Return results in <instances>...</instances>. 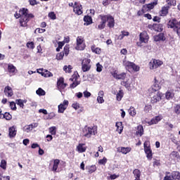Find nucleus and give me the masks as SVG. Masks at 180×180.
I'll use <instances>...</instances> for the list:
<instances>
[{
  "mask_svg": "<svg viewBox=\"0 0 180 180\" xmlns=\"http://www.w3.org/2000/svg\"><path fill=\"white\" fill-rule=\"evenodd\" d=\"M99 18L101 19L100 24L98 25V29L99 30H103L106 27V22H108V27H115V18L110 15H100Z\"/></svg>",
  "mask_w": 180,
  "mask_h": 180,
  "instance_id": "f257e3e1",
  "label": "nucleus"
},
{
  "mask_svg": "<svg viewBox=\"0 0 180 180\" xmlns=\"http://www.w3.org/2000/svg\"><path fill=\"white\" fill-rule=\"evenodd\" d=\"M150 39V37L147 32L143 31L139 34V41L136 43L138 47H143V44H147L148 43V40Z\"/></svg>",
  "mask_w": 180,
  "mask_h": 180,
  "instance_id": "f03ea898",
  "label": "nucleus"
},
{
  "mask_svg": "<svg viewBox=\"0 0 180 180\" xmlns=\"http://www.w3.org/2000/svg\"><path fill=\"white\" fill-rule=\"evenodd\" d=\"M96 133H98V131L95 127H89L88 126H86L83 129V136L84 137H86L87 139H91V136H92V134L93 136H95Z\"/></svg>",
  "mask_w": 180,
  "mask_h": 180,
  "instance_id": "7ed1b4c3",
  "label": "nucleus"
},
{
  "mask_svg": "<svg viewBox=\"0 0 180 180\" xmlns=\"http://www.w3.org/2000/svg\"><path fill=\"white\" fill-rule=\"evenodd\" d=\"M82 70L83 72H88L91 70V59L84 58L82 60Z\"/></svg>",
  "mask_w": 180,
  "mask_h": 180,
  "instance_id": "20e7f679",
  "label": "nucleus"
},
{
  "mask_svg": "<svg viewBox=\"0 0 180 180\" xmlns=\"http://www.w3.org/2000/svg\"><path fill=\"white\" fill-rule=\"evenodd\" d=\"M123 65L128 70H134V71H139L140 70V68L137 66L134 63L127 61V60H124L123 61Z\"/></svg>",
  "mask_w": 180,
  "mask_h": 180,
  "instance_id": "39448f33",
  "label": "nucleus"
},
{
  "mask_svg": "<svg viewBox=\"0 0 180 180\" xmlns=\"http://www.w3.org/2000/svg\"><path fill=\"white\" fill-rule=\"evenodd\" d=\"M163 64L162 61L160 60L153 59L149 63V67L150 70H155V68H158V67H161V65Z\"/></svg>",
  "mask_w": 180,
  "mask_h": 180,
  "instance_id": "423d86ee",
  "label": "nucleus"
},
{
  "mask_svg": "<svg viewBox=\"0 0 180 180\" xmlns=\"http://www.w3.org/2000/svg\"><path fill=\"white\" fill-rule=\"evenodd\" d=\"M167 27L169 29L180 27V20L178 21L176 18H172L168 22Z\"/></svg>",
  "mask_w": 180,
  "mask_h": 180,
  "instance_id": "0eeeda50",
  "label": "nucleus"
},
{
  "mask_svg": "<svg viewBox=\"0 0 180 180\" xmlns=\"http://www.w3.org/2000/svg\"><path fill=\"white\" fill-rule=\"evenodd\" d=\"M76 50H84L85 49V44L84 43V38L82 37H78L77 38Z\"/></svg>",
  "mask_w": 180,
  "mask_h": 180,
  "instance_id": "6e6552de",
  "label": "nucleus"
},
{
  "mask_svg": "<svg viewBox=\"0 0 180 180\" xmlns=\"http://www.w3.org/2000/svg\"><path fill=\"white\" fill-rule=\"evenodd\" d=\"M159 89H161V85H160V82L158 79H157V77L154 78V84L151 86L150 89H149V91L151 92H157V91H159Z\"/></svg>",
  "mask_w": 180,
  "mask_h": 180,
  "instance_id": "1a4fd4ad",
  "label": "nucleus"
},
{
  "mask_svg": "<svg viewBox=\"0 0 180 180\" xmlns=\"http://www.w3.org/2000/svg\"><path fill=\"white\" fill-rule=\"evenodd\" d=\"M69 102L67 100H65L63 103H60L58 108V113H64L67 108H68Z\"/></svg>",
  "mask_w": 180,
  "mask_h": 180,
  "instance_id": "9d476101",
  "label": "nucleus"
},
{
  "mask_svg": "<svg viewBox=\"0 0 180 180\" xmlns=\"http://www.w3.org/2000/svg\"><path fill=\"white\" fill-rule=\"evenodd\" d=\"M73 12H75L76 15H82V6L81 4L75 2V6H73Z\"/></svg>",
  "mask_w": 180,
  "mask_h": 180,
  "instance_id": "9b49d317",
  "label": "nucleus"
},
{
  "mask_svg": "<svg viewBox=\"0 0 180 180\" xmlns=\"http://www.w3.org/2000/svg\"><path fill=\"white\" fill-rule=\"evenodd\" d=\"M57 86L59 91H61V89H65V87L67 86V84L64 83L63 77L59 78V79L57 82Z\"/></svg>",
  "mask_w": 180,
  "mask_h": 180,
  "instance_id": "f8f14e48",
  "label": "nucleus"
},
{
  "mask_svg": "<svg viewBox=\"0 0 180 180\" xmlns=\"http://www.w3.org/2000/svg\"><path fill=\"white\" fill-rule=\"evenodd\" d=\"M78 78V76L77 75H74L72 76V78H70V81H72V84H70V87L72 88V89H74V88H76V86H78L79 85V82L77 81Z\"/></svg>",
  "mask_w": 180,
  "mask_h": 180,
  "instance_id": "ddd939ff",
  "label": "nucleus"
},
{
  "mask_svg": "<svg viewBox=\"0 0 180 180\" xmlns=\"http://www.w3.org/2000/svg\"><path fill=\"white\" fill-rule=\"evenodd\" d=\"M34 18V15L32 13H29L27 15V17L25 18H22L20 20V23L21 25H26L27 22H29L30 19H33Z\"/></svg>",
  "mask_w": 180,
  "mask_h": 180,
  "instance_id": "4468645a",
  "label": "nucleus"
},
{
  "mask_svg": "<svg viewBox=\"0 0 180 180\" xmlns=\"http://www.w3.org/2000/svg\"><path fill=\"white\" fill-rule=\"evenodd\" d=\"M161 101V94H160L158 92L155 94L150 100L151 103L155 104L157 103L158 102H160Z\"/></svg>",
  "mask_w": 180,
  "mask_h": 180,
  "instance_id": "2eb2a0df",
  "label": "nucleus"
},
{
  "mask_svg": "<svg viewBox=\"0 0 180 180\" xmlns=\"http://www.w3.org/2000/svg\"><path fill=\"white\" fill-rule=\"evenodd\" d=\"M77 151L79 153H85V151H86V146H85V143H79L77 146Z\"/></svg>",
  "mask_w": 180,
  "mask_h": 180,
  "instance_id": "dca6fc26",
  "label": "nucleus"
},
{
  "mask_svg": "<svg viewBox=\"0 0 180 180\" xmlns=\"http://www.w3.org/2000/svg\"><path fill=\"white\" fill-rule=\"evenodd\" d=\"M19 13L21 15L20 19H25L29 13V10L27 8H22L19 11Z\"/></svg>",
  "mask_w": 180,
  "mask_h": 180,
  "instance_id": "f3484780",
  "label": "nucleus"
},
{
  "mask_svg": "<svg viewBox=\"0 0 180 180\" xmlns=\"http://www.w3.org/2000/svg\"><path fill=\"white\" fill-rule=\"evenodd\" d=\"M4 94L7 96H12L13 95V91H12V88L11 86H6L4 89Z\"/></svg>",
  "mask_w": 180,
  "mask_h": 180,
  "instance_id": "a211bd4d",
  "label": "nucleus"
},
{
  "mask_svg": "<svg viewBox=\"0 0 180 180\" xmlns=\"http://www.w3.org/2000/svg\"><path fill=\"white\" fill-rule=\"evenodd\" d=\"M58 165H60V160L56 159L53 160V165L52 167L53 172H57V169L58 168Z\"/></svg>",
  "mask_w": 180,
  "mask_h": 180,
  "instance_id": "6ab92c4d",
  "label": "nucleus"
},
{
  "mask_svg": "<svg viewBox=\"0 0 180 180\" xmlns=\"http://www.w3.org/2000/svg\"><path fill=\"white\" fill-rule=\"evenodd\" d=\"M164 41L165 40V36L164 35L163 33H160L158 35L155 37V41Z\"/></svg>",
  "mask_w": 180,
  "mask_h": 180,
  "instance_id": "aec40b11",
  "label": "nucleus"
},
{
  "mask_svg": "<svg viewBox=\"0 0 180 180\" xmlns=\"http://www.w3.org/2000/svg\"><path fill=\"white\" fill-rule=\"evenodd\" d=\"M144 134V129L143 128V127L141 125H139L137 127V131L136 132V134L137 136H140V137H141V136H143V134Z\"/></svg>",
  "mask_w": 180,
  "mask_h": 180,
  "instance_id": "412c9836",
  "label": "nucleus"
},
{
  "mask_svg": "<svg viewBox=\"0 0 180 180\" xmlns=\"http://www.w3.org/2000/svg\"><path fill=\"white\" fill-rule=\"evenodd\" d=\"M168 11H169V6L162 8V10L160 11V15L167 16V15H168Z\"/></svg>",
  "mask_w": 180,
  "mask_h": 180,
  "instance_id": "4be33fe9",
  "label": "nucleus"
},
{
  "mask_svg": "<svg viewBox=\"0 0 180 180\" xmlns=\"http://www.w3.org/2000/svg\"><path fill=\"white\" fill-rule=\"evenodd\" d=\"M124 95V92L123 90H120L119 92L116 94V99L118 102H120L122 101V98H123Z\"/></svg>",
  "mask_w": 180,
  "mask_h": 180,
  "instance_id": "5701e85b",
  "label": "nucleus"
},
{
  "mask_svg": "<svg viewBox=\"0 0 180 180\" xmlns=\"http://www.w3.org/2000/svg\"><path fill=\"white\" fill-rule=\"evenodd\" d=\"M163 30H164V26L162 25V24L155 23V32H162Z\"/></svg>",
  "mask_w": 180,
  "mask_h": 180,
  "instance_id": "b1692460",
  "label": "nucleus"
},
{
  "mask_svg": "<svg viewBox=\"0 0 180 180\" xmlns=\"http://www.w3.org/2000/svg\"><path fill=\"white\" fill-rule=\"evenodd\" d=\"M84 21L86 22V26H88V25L92 24V17L89 15H85L84 17Z\"/></svg>",
  "mask_w": 180,
  "mask_h": 180,
  "instance_id": "393cba45",
  "label": "nucleus"
},
{
  "mask_svg": "<svg viewBox=\"0 0 180 180\" xmlns=\"http://www.w3.org/2000/svg\"><path fill=\"white\" fill-rule=\"evenodd\" d=\"M133 174H134V176L135 179H140V176H141V172H140L139 169H135L133 171Z\"/></svg>",
  "mask_w": 180,
  "mask_h": 180,
  "instance_id": "a878e982",
  "label": "nucleus"
},
{
  "mask_svg": "<svg viewBox=\"0 0 180 180\" xmlns=\"http://www.w3.org/2000/svg\"><path fill=\"white\" fill-rule=\"evenodd\" d=\"M115 126L117 127V131L119 132V134H122V132L123 131V126H122V122H117Z\"/></svg>",
  "mask_w": 180,
  "mask_h": 180,
  "instance_id": "bb28decb",
  "label": "nucleus"
},
{
  "mask_svg": "<svg viewBox=\"0 0 180 180\" xmlns=\"http://www.w3.org/2000/svg\"><path fill=\"white\" fill-rule=\"evenodd\" d=\"M162 118L160 116H157L155 118L152 119L150 121V124H157Z\"/></svg>",
  "mask_w": 180,
  "mask_h": 180,
  "instance_id": "cd10ccee",
  "label": "nucleus"
},
{
  "mask_svg": "<svg viewBox=\"0 0 180 180\" xmlns=\"http://www.w3.org/2000/svg\"><path fill=\"white\" fill-rule=\"evenodd\" d=\"M172 177L173 179L180 180V172H172Z\"/></svg>",
  "mask_w": 180,
  "mask_h": 180,
  "instance_id": "c85d7f7f",
  "label": "nucleus"
},
{
  "mask_svg": "<svg viewBox=\"0 0 180 180\" xmlns=\"http://www.w3.org/2000/svg\"><path fill=\"white\" fill-rule=\"evenodd\" d=\"M9 136L10 137H15L16 136V130L15 127H12L9 128Z\"/></svg>",
  "mask_w": 180,
  "mask_h": 180,
  "instance_id": "c756f323",
  "label": "nucleus"
},
{
  "mask_svg": "<svg viewBox=\"0 0 180 180\" xmlns=\"http://www.w3.org/2000/svg\"><path fill=\"white\" fill-rule=\"evenodd\" d=\"M86 168V169L89 170V174H93V172H95L96 171V165L88 166Z\"/></svg>",
  "mask_w": 180,
  "mask_h": 180,
  "instance_id": "7c9ffc66",
  "label": "nucleus"
},
{
  "mask_svg": "<svg viewBox=\"0 0 180 180\" xmlns=\"http://www.w3.org/2000/svg\"><path fill=\"white\" fill-rule=\"evenodd\" d=\"M37 95H39V96H44L46 95V91L43 90L41 88H39L36 91Z\"/></svg>",
  "mask_w": 180,
  "mask_h": 180,
  "instance_id": "2f4dec72",
  "label": "nucleus"
},
{
  "mask_svg": "<svg viewBox=\"0 0 180 180\" xmlns=\"http://www.w3.org/2000/svg\"><path fill=\"white\" fill-rule=\"evenodd\" d=\"M144 150H145V153L146 154V157L148 158H150L153 157V151L151 150V148H148L144 149Z\"/></svg>",
  "mask_w": 180,
  "mask_h": 180,
  "instance_id": "473e14b6",
  "label": "nucleus"
},
{
  "mask_svg": "<svg viewBox=\"0 0 180 180\" xmlns=\"http://www.w3.org/2000/svg\"><path fill=\"white\" fill-rule=\"evenodd\" d=\"M42 77H45V78H49L50 77H53V73L50 72L49 70H44V73H42Z\"/></svg>",
  "mask_w": 180,
  "mask_h": 180,
  "instance_id": "72a5a7b5",
  "label": "nucleus"
},
{
  "mask_svg": "<svg viewBox=\"0 0 180 180\" xmlns=\"http://www.w3.org/2000/svg\"><path fill=\"white\" fill-rule=\"evenodd\" d=\"M114 78H116L117 79H124V78H126V74L122 73L120 75H114Z\"/></svg>",
  "mask_w": 180,
  "mask_h": 180,
  "instance_id": "f704fd0d",
  "label": "nucleus"
},
{
  "mask_svg": "<svg viewBox=\"0 0 180 180\" xmlns=\"http://www.w3.org/2000/svg\"><path fill=\"white\" fill-rule=\"evenodd\" d=\"M8 72L13 74L16 71V68L13 65H8Z\"/></svg>",
  "mask_w": 180,
  "mask_h": 180,
  "instance_id": "c9c22d12",
  "label": "nucleus"
},
{
  "mask_svg": "<svg viewBox=\"0 0 180 180\" xmlns=\"http://www.w3.org/2000/svg\"><path fill=\"white\" fill-rule=\"evenodd\" d=\"M32 126L30 124L29 125H25L24 127H23V131H25L26 133H30V131H32Z\"/></svg>",
  "mask_w": 180,
  "mask_h": 180,
  "instance_id": "e433bc0d",
  "label": "nucleus"
},
{
  "mask_svg": "<svg viewBox=\"0 0 180 180\" xmlns=\"http://www.w3.org/2000/svg\"><path fill=\"white\" fill-rule=\"evenodd\" d=\"M129 114L130 115V116L134 117L136 116V109H134V108L131 107L129 110H128Z\"/></svg>",
  "mask_w": 180,
  "mask_h": 180,
  "instance_id": "4c0bfd02",
  "label": "nucleus"
},
{
  "mask_svg": "<svg viewBox=\"0 0 180 180\" xmlns=\"http://www.w3.org/2000/svg\"><path fill=\"white\" fill-rule=\"evenodd\" d=\"M16 103L17 105H18V106H20V108H22L23 109L24 106H25V101L22 100V99H18L16 100Z\"/></svg>",
  "mask_w": 180,
  "mask_h": 180,
  "instance_id": "58836bf2",
  "label": "nucleus"
},
{
  "mask_svg": "<svg viewBox=\"0 0 180 180\" xmlns=\"http://www.w3.org/2000/svg\"><path fill=\"white\" fill-rule=\"evenodd\" d=\"M174 92L172 91H167L166 92V99H172V98H174Z\"/></svg>",
  "mask_w": 180,
  "mask_h": 180,
  "instance_id": "ea45409f",
  "label": "nucleus"
},
{
  "mask_svg": "<svg viewBox=\"0 0 180 180\" xmlns=\"http://www.w3.org/2000/svg\"><path fill=\"white\" fill-rule=\"evenodd\" d=\"M62 53H64L65 56H68L70 53V45H65Z\"/></svg>",
  "mask_w": 180,
  "mask_h": 180,
  "instance_id": "a19ab883",
  "label": "nucleus"
},
{
  "mask_svg": "<svg viewBox=\"0 0 180 180\" xmlns=\"http://www.w3.org/2000/svg\"><path fill=\"white\" fill-rule=\"evenodd\" d=\"M131 150V148H121V153H122V154H127V153H130V151Z\"/></svg>",
  "mask_w": 180,
  "mask_h": 180,
  "instance_id": "79ce46f5",
  "label": "nucleus"
},
{
  "mask_svg": "<svg viewBox=\"0 0 180 180\" xmlns=\"http://www.w3.org/2000/svg\"><path fill=\"white\" fill-rule=\"evenodd\" d=\"M91 51L93 53H96V54H101V50L99 48H95V46H91Z\"/></svg>",
  "mask_w": 180,
  "mask_h": 180,
  "instance_id": "37998d69",
  "label": "nucleus"
},
{
  "mask_svg": "<svg viewBox=\"0 0 180 180\" xmlns=\"http://www.w3.org/2000/svg\"><path fill=\"white\" fill-rule=\"evenodd\" d=\"M72 70V66H71V65H68V66H67V65H65L64 67H63V71H65V72H71V70Z\"/></svg>",
  "mask_w": 180,
  "mask_h": 180,
  "instance_id": "c03bdc74",
  "label": "nucleus"
},
{
  "mask_svg": "<svg viewBox=\"0 0 180 180\" xmlns=\"http://www.w3.org/2000/svg\"><path fill=\"white\" fill-rule=\"evenodd\" d=\"M157 1L150 3L149 4L146 5V8H148V9H153L154 8V6H155V5H157Z\"/></svg>",
  "mask_w": 180,
  "mask_h": 180,
  "instance_id": "a18cd8bd",
  "label": "nucleus"
},
{
  "mask_svg": "<svg viewBox=\"0 0 180 180\" xmlns=\"http://www.w3.org/2000/svg\"><path fill=\"white\" fill-rule=\"evenodd\" d=\"M0 167H1V168H2L3 169H6V160H2L1 161Z\"/></svg>",
  "mask_w": 180,
  "mask_h": 180,
  "instance_id": "49530a36",
  "label": "nucleus"
},
{
  "mask_svg": "<svg viewBox=\"0 0 180 180\" xmlns=\"http://www.w3.org/2000/svg\"><path fill=\"white\" fill-rule=\"evenodd\" d=\"M56 127H51L49 128V133H51V134H56V133H57L56 130Z\"/></svg>",
  "mask_w": 180,
  "mask_h": 180,
  "instance_id": "de8ad7c7",
  "label": "nucleus"
},
{
  "mask_svg": "<svg viewBox=\"0 0 180 180\" xmlns=\"http://www.w3.org/2000/svg\"><path fill=\"white\" fill-rule=\"evenodd\" d=\"M4 119H6V120H11V119H12V115L9 112H5Z\"/></svg>",
  "mask_w": 180,
  "mask_h": 180,
  "instance_id": "09e8293b",
  "label": "nucleus"
},
{
  "mask_svg": "<svg viewBox=\"0 0 180 180\" xmlns=\"http://www.w3.org/2000/svg\"><path fill=\"white\" fill-rule=\"evenodd\" d=\"M168 5L175 6L176 5V0H167Z\"/></svg>",
  "mask_w": 180,
  "mask_h": 180,
  "instance_id": "8fccbe9b",
  "label": "nucleus"
},
{
  "mask_svg": "<svg viewBox=\"0 0 180 180\" xmlns=\"http://www.w3.org/2000/svg\"><path fill=\"white\" fill-rule=\"evenodd\" d=\"M64 58V52H60L56 55L57 60H63Z\"/></svg>",
  "mask_w": 180,
  "mask_h": 180,
  "instance_id": "3c124183",
  "label": "nucleus"
},
{
  "mask_svg": "<svg viewBox=\"0 0 180 180\" xmlns=\"http://www.w3.org/2000/svg\"><path fill=\"white\" fill-rule=\"evenodd\" d=\"M49 18H50L53 20H56L57 17L56 16V13H54V12H51L49 13Z\"/></svg>",
  "mask_w": 180,
  "mask_h": 180,
  "instance_id": "603ef678",
  "label": "nucleus"
},
{
  "mask_svg": "<svg viewBox=\"0 0 180 180\" xmlns=\"http://www.w3.org/2000/svg\"><path fill=\"white\" fill-rule=\"evenodd\" d=\"M102 68H103V66H102V65L99 64V63L96 64L97 72H101Z\"/></svg>",
  "mask_w": 180,
  "mask_h": 180,
  "instance_id": "864d4df0",
  "label": "nucleus"
},
{
  "mask_svg": "<svg viewBox=\"0 0 180 180\" xmlns=\"http://www.w3.org/2000/svg\"><path fill=\"white\" fill-rule=\"evenodd\" d=\"M27 47L28 49H34V43L33 41L27 42Z\"/></svg>",
  "mask_w": 180,
  "mask_h": 180,
  "instance_id": "5fc2aeb1",
  "label": "nucleus"
},
{
  "mask_svg": "<svg viewBox=\"0 0 180 180\" xmlns=\"http://www.w3.org/2000/svg\"><path fill=\"white\" fill-rule=\"evenodd\" d=\"M170 157L173 158H179V154H178V152H172L170 155Z\"/></svg>",
  "mask_w": 180,
  "mask_h": 180,
  "instance_id": "6e6d98bb",
  "label": "nucleus"
},
{
  "mask_svg": "<svg viewBox=\"0 0 180 180\" xmlns=\"http://www.w3.org/2000/svg\"><path fill=\"white\" fill-rule=\"evenodd\" d=\"M10 108L12 110H16V103H15V102H11Z\"/></svg>",
  "mask_w": 180,
  "mask_h": 180,
  "instance_id": "4d7b16f0",
  "label": "nucleus"
},
{
  "mask_svg": "<svg viewBox=\"0 0 180 180\" xmlns=\"http://www.w3.org/2000/svg\"><path fill=\"white\" fill-rule=\"evenodd\" d=\"M144 150L150 148V141H146L143 143Z\"/></svg>",
  "mask_w": 180,
  "mask_h": 180,
  "instance_id": "13d9d810",
  "label": "nucleus"
},
{
  "mask_svg": "<svg viewBox=\"0 0 180 180\" xmlns=\"http://www.w3.org/2000/svg\"><path fill=\"white\" fill-rule=\"evenodd\" d=\"M44 32H46V30L44 29H40V28H37L35 30H34V33H44Z\"/></svg>",
  "mask_w": 180,
  "mask_h": 180,
  "instance_id": "bf43d9fd",
  "label": "nucleus"
},
{
  "mask_svg": "<svg viewBox=\"0 0 180 180\" xmlns=\"http://www.w3.org/2000/svg\"><path fill=\"white\" fill-rule=\"evenodd\" d=\"M97 101H98V103H103V102H105V100H103V96H98L97 97Z\"/></svg>",
  "mask_w": 180,
  "mask_h": 180,
  "instance_id": "052dcab7",
  "label": "nucleus"
},
{
  "mask_svg": "<svg viewBox=\"0 0 180 180\" xmlns=\"http://www.w3.org/2000/svg\"><path fill=\"white\" fill-rule=\"evenodd\" d=\"M107 160L106 158H103V159H101L99 161H98V164H101V165H105L107 162Z\"/></svg>",
  "mask_w": 180,
  "mask_h": 180,
  "instance_id": "680f3d73",
  "label": "nucleus"
},
{
  "mask_svg": "<svg viewBox=\"0 0 180 180\" xmlns=\"http://www.w3.org/2000/svg\"><path fill=\"white\" fill-rule=\"evenodd\" d=\"M174 112L176 113V115H179L180 113V105H177L174 108Z\"/></svg>",
  "mask_w": 180,
  "mask_h": 180,
  "instance_id": "e2e57ef3",
  "label": "nucleus"
},
{
  "mask_svg": "<svg viewBox=\"0 0 180 180\" xmlns=\"http://www.w3.org/2000/svg\"><path fill=\"white\" fill-rule=\"evenodd\" d=\"M117 176H118L116 174H111L110 176L107 177V179H111V180L116 179V178H117Z\"/></svg>",
  "mask_w": 180,
  "mask_h": 180,
  "instance_id": "0e129e2a",
  "label": "nucleus"
},
{
  "mask_svg": "<svg viewBox=\"0 0 180 180\" xmlns=\"http://www.w3.org/2000/svg\"><path fill=\"white\" fill-rule=\"evenodd\" d=\"M84 98H89V96H91V93L89 91H84Z\"/></svg>",
  "mask_w": 180,
  "mask_h": 180,
  "instance_id": "69168bd1",
  "label": "nucleus"
},
{
  "mask_svg": "<svg viewBox=\"0 0 180 180\" xmlns=\"http://www.w3.org/2000/svg\"><path fill=\"white\" fill-rule=\"evenodd\" d=\"M158 165H160V160H155L153 162V166L158 167Z\"/></svg>",
  "mask_w": 180,
  "mask_h": 180,
  "instance_id": "338daca9",
  "label": "nucleus"
},
{
  "mask_svg": "<svg viewBox=\"0 0 180 180\" xmlns=\"http://www.w3.org/2000/svg\"><path fill=\"white\" fill-rule=\"evenodd\" d=\"M172 179H174L173 178H172V176H166L165 178H164V180H172Z\"/></svg>",
  "mask_w": 180,
  "mask_h": 180,
  "instance_id": "774afa93",
  "label": "nucleus"
}]
</instances>
